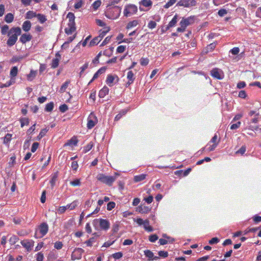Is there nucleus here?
<instances>
[{
    "instance_id": "nucleus-50",
    "label": "nucleus",
    "mask_w": 261,
    "mask_h": 261,
    "mask_svg": "<svg viewBox=\"0 0 261 261\" xmlns=\"http://www.w3.org/2000/svg\"><path fill=\"white\" fill-rule=\"evenodd\" d=\"M70 184L73 187L80 186L81 185V180L80 179H76L71 181Z\"/></svg>"
},
{
    "instance_id": "nucleus-13",
    "label": "nucleus",
    "mask_w": 261,
    "mask_h": 261,
    "mask_svg": "<svg viewBox=\"0 0 261 261\" xmlns=\"http://www.w3.org/2000/svg\"><path fill=\"white\" fill-rule=\"evenodd\" d=\"M21 245L25 248L27 251H29L32 250V247L34 245L33 241H29L28 240H24L21 241L20 242Z\"/></svg>"
},
{
    "instance_id": "nucleus-59",
    "label": "nucleus",
    "mask_w": 261,
    "mask_h": 261,
    "mask_svg": "<svg viewBox=\"0 0 261 261\" xmlns=\"http://www.w3.org/2000/svg\"><path fill=\"white\" fill-rule=\"evenodd\" d=\"M149 63V60L147 58H141L140 59V64L142 66H146Z\"/></svg>"
},
{
    "instance_id": "nucleus-28",
    "label": "nucleus",
    "mask_w": 261,
    "mask_h": 261,
    "mask_svg": "<svg viewBox=\"0 0 261 261\" xmlns=\"http://www.w3.org/2000/svg\"><path fill=\"white\" fill-rule=\"evenodd\" d=\"M115 80V77L111 74L107 76L106 82L110 86L112 87L113 85V83Z\"/></svg>"
},
{
    "instance_id": "nucleus-19",
    "label": "nucleus",
    "mask_w": 261,
    "mask_h": 261,
    "mask_svg": "<svg viewBox=\"0 0 261 261\" xmlns=\"http://www.w3.org/2000/svg\"><path fill=\"white\" fill-rule=\"evenodd\" d=\"M211 74L213 77L216 79L221 80L222 79L218 68L213 69L211 71Z\"/></svg>"
},
{
    "instance_id": "nucleus-25",
    "label": "nucleus",
    "mask_w": 261,
    "mask_h": 261,
    "mask_svg": "<svg viewBox=\"0 0 261 261\" xmlns=\"http://www.w3.org/2000/svg\"><path fill=\"white\" fill-rule=\"evenodd\" d=\"M110 31V28L109 27H106L104 28V30H100L99 31V35L98 36L101 40L106 36L107 33Z\"/></svg>"
},
{
    "instance_id": "nucleus-20",
    "label": "nucleus",
    "mask_w": 261,
    "mask_h": 261,
    "mask_svg": "<svg viewBox=\"0 0 261 261\" xmlns=\"http://www.w3.org/2000/svg\"><path fill=\"white\" fill-rule=\"evenodd\" d=\"M31 26L32 24L31 21L29 20H25L22 23V29L24 32H28L31 30Z\"/></svg>"
},
{
    "instance_id": "nucleus-47",
    "label": "nucleus",
    "mask_w": 261,
    "mask_h": 261,
    "mask_svg": "<svg viewBox=\"0 0 261 261\" xmlns=\"http://www.w3.org/2000/svg\"><path fill=\"white\" fill-rule=\"evenodd\" d=\"M63 246V243L61 241H57L54 243V247L56 249L60 250L62 248Z\"/></svg>"
},
{
    "instance_id": "nucleus-7",
    "label": "nucleus",
    "mask_w": 261,
    "mask_h": 261,
    "mask_svg": "<svg viewBox=\"0 0 261 261\" xmlns=\"http://www.w3.org/2000/svg\"><path fill=\"white\" fill-rule=\"evenodd\" d=\"M134 221H136L139 225H143L144 228L146 231L148 232L153 231V229L152 226L149 225V221L148 219L143 220L141 218H138L134 219Z\"/></svg>"
},
{
    "instance_id": "nucleus-53",
    "label": "nucleus",
    "mask_w": 261,
    "mask_h": 261,
    "mask_svg": "<svg viewBox=\"0 0 261 261\" xmlns=\"http://www.w3.org/2000/svg\"><path fill=\"white\" fill-rule=\"evenodd\" d=\"M122 255L123 254L121 252H116L112 254L113 257L116 259H118L121 258L122 257Z\"/></svg>"
},
{
    "instance_id": "nucleus-38",
    "label": "nucleus",
    "mask_w": 261,
    "mask_h": 261,
    "mask_svg": "<svg viewBox=\"0 0 261 261\" xmlns=\"http://www.w3.org/2000/svg\"><path fill=\"white\" fill-rule=\"evenodd\" d=\"M37 14L33 11H29L27 12L25 15L26 19H32L36 17Z\"/></svg>"
},
{
    "instance_id": "nucleus-40",
    "label": "nucleus",
    "mask_w": 261,
    "mask_h": 261,
    "mask_svg": "<svg viewBox=\"0 0 261 261\" xmlns=\"http://www.w3.org/2000/svg\"><path fill=\"white\" fill-rule=\"evenodd\" d=\"M145 255L148 258V260H151L153 257V252L149 250H146L144 251Z\"/></svg>"
},
{
    "instance_id": "nucleus-41",
    "label": "nucleus",
    "mask_w": 261,
    "mask_h": 261,
    "mask_svg": "<svg viewBox=\"0 0 261 261\" xmlns=\"http://www.w3.org/2000/svg\"><path fill=\"white\" fill-rule=\"evenodd\" d=\"M93 147V143L92 142H90L87 145H86L84 147L83 149V152L84 153H86L90 151L92 147Z\"/></svg>"
},
{
    "instance_id": "nucleus-8",
    "label": "nucleus",
    "mask_w": 261,
    "mask_h": 261,
    "mask_svg": "<svg viewBox=\"0 0 261 261\" xmlns=\"http://www.w3.org/2000/svg\"><path fill=\"white\" fill-rule=\"evenodd\" d=\"M118 7H115L111 11L107 12L105 16L109 19H114L117 18L120 14L121 9L118 10Z\"/></svg>"
},
{
    "instance_id": "nucleus-35",
    "label": "nucleus",
    "mask_w": 261,
    "mask_h": 261,
    "mask_svg": "<svg viewBox=\"0 0 261 261\" xmlns=\"http://www.w3.org/2000/svg\"><path fill=\"white\" fill-rule=\"evenodd\" d=\"M67 17L69 19L68 23H74L75 24L74 19H75V16L74 14L72 12H69L67 15Z\"/></svg>"
},
{
    "instance_id": "nucleus-55",
    "label": "nucleus",
    "mask_w": 261,
    "mask_h": 261,
    "mask_svg": "<svg viewBox=\"0 0 261 261\" xmlns=\"http://www.w3.org/2000/svg\"><path fill=\"white\" fill-rule=\"evenodd\" d=\"M39 145V143H38V142H34L32 144V147H31V151L32 152H35L36 151V150L37 149V148H38Z\"/></svg>"
},
{
    "instance_id": "nucleus-3",
    "label": "nucleus",
    "mask_w": 261,
    "mask_h": 261,
    "mask_svg": "<svg viewBox=\"0 0 261 261\" xmlns=\"http://www.w3.org/2000/svg\"><path fill=\"white\" fill-rule=\"evenodd\" d=\"M195 20V16H191L187 18L183 17L182 20L180 22V27L177 28V31L178 32H184L185 31L186 28L194 23Z\"/></svg>"
},
{
    "instance_id": "nucleus-1",
    "label": "nucleus",
    "mask_w": 261,
    "mask_h": 261,
    "mask_svg": "<svg viewBox=\"0 0 261 261\" xmlns=\"http://www.w3.org/2000/svg\"><path fill=\"white\" fill-rule=\"evenodd\" d=\"M1 34L3 35L7 34L8 39L7 41V45L9 47L13 46L18 40V37L21 34L20 28L12 27L9 29L8 25L5 24L1 28Z\"/></svg>"
},
{
    "instance_id": "nucleus-58",
    "label": "nucleus",
    "mask_w": 261,
    "mask_h": 261,
    "mask_svg": "<svg viewBox=\"0 0 261 261\" xmlns=\"http://www.w3.org/2000/svg\"><path fill=\"white\" fill-rule=\"evenodd\" d=\"M156 26V23L154 21L151 20L148 23V27L150 29L155 28Z\"/></svg>"
},
{
    "instance_id": "nucleus-32",
    "label": "nucleus",
    "mask_w": 261,
    "mask_h": 261,
    "mask_svg": "<svg viewBox=\"0 0 261 261\" xmlns=\"http://www.w3.org/2000/svg\"><path fill=\"white\" fill-rule=\"evenodd\" d=\"M101 40V39L98 36L95 37L90 41L89 45L92 46L97 45Z\"/></svg>"
},
{
    "instance_id": "nucleus-39",
    "label": "nucleus",
    "mask_w": 261,
    "mask_h": 261,
    "mask_svg": "<svg viewBox=\"0 0 261 261\" xmlns=\"http://www.w3.org/2000/svg\"><path fill=\"white\" fill-rule=\"evenodd\" d=\"M12 139V134H7L3 138V143L5 144H8Z\"/></svg>"
},
{
    "instance_id": "nucleus-14",
    "label": "nucleus",
    "mask_w": 261,
    "mask_h": 261,
    "mask_svg": "<svg viewBox=\"0 0 261 261\" xmlns=\"http://www.w3.org/2000/svg\"><path fill=\"white\" fill-rule=\"evenodd\" d=\"M32 39V36L30 34H23L19 38V41L22 44H25L27 42L31 41Z\"/></svg>"
},
{
    "instance_id": "nucleus-49",
    "label": "nucleus",
    "mask_w": 261,
    "mask_h": 261,
    "mask_svg": "<svg viewBox=\"0 0 261 261\" xmlns=\"http://www.w3.org/2000/svg\"><path fill=\"white\" fill-rule=\"evenodd\" d=\"M220 142V140L218 139V136L216 134L214 135V136L212 138L211 141H210L209 143H213L215 144L216 143L218 145L219 143Z\"/></svg>"
},
{
    "instance_id": "nucleus-2",
    "label": "nucleus",
    "mask_w": 261,
    "mask_h": 261,
    "mask_svg": "<svg viewBox=\"0 0 261 261\" xmlns=\"http://www.w3.org/2000/svg\"><path fill=\"white\" fill-rule=\"evenodd\" d=\"M116 175L115 176H109L102 173H99L97 175L96 178L101 182L109 186H111L113 183L116 180L117 175L119 174L116 173Z\"/></svg>"
},
{
    "instance_id": "nucleus-46",
    "label": "nucleus",
    "mask_w": 261,
    "mask_h": 261,
    "mask_svg": "<svg viewBox=\"0 0 261 261\" xmlns=\"http://www.w3.org/2000/svg\"><path fill=\"white\" fill-rule=\"evenodd\" d=\"M177 0H169V1L164 6V8L168 9L173 5Z\"/></svg>"
},
{
    "instance_id": "nucleus-42",
    "label": "nucleus",
    "mask_w": 261,
    "mask_h": 261,
    "mask_svg": "<svg viewBox=\"0 0 261 261\" xmlns=\"http://www.w3.org/2000/svg\"><path fill=\"white\" fill-rule=\"evenodd\" d=\"M54 104L53 102H50L46 105L45 111L46 112H51L54 109Z\"/></svg>"
},
{
    "instance_id": "nucleus-34",
    "label": "nucleus",
    "mask_w": 261,
    "mask_h": 261,
    "mask_svg": "<svg viewBox=\"0 0 261 261\" xmlns=\"http://www.w3.org/2000/svg\"><path fill=\"white\" fill-rule=\"evenodd\" d=\"M36 76V71L31 70L29 74L27 75V79L29 81H32Z\"/></svg>"
},
{
    "instance_id": "nucleus-18",
    "label": "nucleus",
    "mask_w": 261,
    "mask_h": 261,
    "mask_svg": "<svg viewBox=\"0 0 261 261\" xmlns=\"http://www.w3.org/2000/svg\"><path fill=\"white\" fill-rule=\"evenodd\" d=\"M127 79H128V82L126 83L127 85L129 86L134 82L135 77L132 71L129 70L128 71L127 74Z\"/></svg>"
},
{
    "instance_id": "nucleus-29",
    "label": "nucleus",
    "mask_w": 261,
    "mask_h": 261,
    "mask_svg": "<svg viewBox=\"0 0 261 261\" xmlns=\"http://www.w3.org/2000/svg\"><path fill=\"white\" fill-rule=\"evenodd\" d=\"M14 20V15L11 13L7 14L5 16V21L7 23H11Z\"/></svg>"
},
{
    "instance_id": "nucleus-10",
    "label": "nucleus",
    "mask_w": 261,
    "mask_h": 261,
    "mask_svg": "<svg viewBox=\"0 0 261 261\" xmlns=\"http://www.w3.org/2000/svg\"><path fill=\"white\" fill-rule=\"evenodd\" d=\"M97 122V118L95 116L91 113L88 118L87 127L88 129L93 128Z\"/></svg>"
},
{
    "instance_id": "nucleus-15",
    "label": "nucleus",
    "mask_w": 261,
    "mask_h": 261,
    "mask_svg": "<svg viewBox=\"0 0 261 261\" xmlns=\"http://www.w3.org/2000/svg\"><path fill=\"white\" fill-rule=\"evenodd\" d=\"M150 210V208L144 205H141L137 208V211L141 214H147Z\"/></svg>"
},
{
    "instance_id": "nucleus-23",
    "label": "nucleus",
    "mask_w": 261,
    "mask_h": 261,
    "mask_svg": "<svg viewBox=\"0 0 261 261\" xmlns=\"http://www.w3.org/2000/svg\"><path fill=\"white\" fill-rule=\"evenodd\" d=\"M139 22L138 20H133L129 21L126 26V30H130L138 25Z\"/></svg>"
},
{
    "instance_id": "nucleus-31",
    "label": "nucleus",
    "mask_w": 261,
    "mask_h": 261,
    "mask_svg": "<svg viewBox=\"0 0 261 261\" xmlns=\"http://www.w3.org/2000/svg\"><path fill=\"white\" fill-rule=\"evenodd\" d=\"M48 131V129L47 128H43L41 130L40 133L37 137V140H41L47 133V132Z\"/></svg>"
},
{
    "instance_id": "nucleus-44",
    "label": "nucleus",
    "mask_w": 261,
    "mask_h": 261,
    "mask_svg": "<svg viewBox=\"0 0 261 261\" xmlns=\"http://www.w3.org/2000/svg\"><path fill=\"white\" fill-rule=\"evenodd\" d=\"M19 240V238L16 236H12L9 239V242L11 245H14Z\"/></svg>"
},
{
    "instance_id": "nucleus-26",
    "label": "nucleus",
    "mask_w": 261,
    "mask_h": 261,
    "mask_svg": "<svg viewBox=\"0 0 261 261\" xmlns=\"http://www.w3.org/2000/svg\"><path fill=\"white\" fill-rule=\"evenodd\" d=\"M78 143V140L75 137H72L65 144V146H76Z\"/></svg>"
},
{
    "instance_id": "nucleus-54",
    "label": "nucleus",
    "mask_w": 261,
    "mask_h": 261,
    "mask_svg": "<svg viewBox=\"0 0 261 261\" xmlns=\"http://www.w3.org/2000/svg\"><path fill=\"white\" fill-rule=\"evenodd\" d=\"M16 157L15 156H12L10 159V161L8 163L9 167H11L14 166L15 163Z\"/></svg>"
},
{
    "instance_id": "nucleus-43",
    "label": "nucleus",
    "mask_w": 261,
    "mask_h": 261,
    "mask_svg": "<svg viewBox=\"0 0 261 261\" xmlns=\"http://www.w3.org/2000/svg\"><path fill=\"white\" fill-rule=\"evenodd\" d=\"M96 239L95 237H91L88 240L85 242V244L87 245V246L91 247L94 242H95Z\"/></svg>"
},
{
    "instance_id": "nucleus-33",
    "label": "nucleus",
    "mask_w": 261,
    "mask_h": 261,
    "mask_svg": "<svg viewBox=\"0 0 261 261\" xmlns=\"http://www.w3.org/2000/svg\"><path fill=\"white\" fill-rule=\"evenodd\" d=\"M36 17L41 23H44L47 20L46 16L42 14H37Z\"/></svg>"
},
{
    "instance_id": "nucleus-12",
    "label": "nucleus",
    "mask_w": 261,
    "mask_h": 261,
    "mask_svg": "<svg viewBox=\"0 0 261 261\" xmlns=\"http://www.w3.org/2000/svg\"><path fill=\"white\" fill-rule=\"evenodd\" d=\"M18 69L17 66H13L10 70V81L14 84L15 83L16 76L17 75Z\"/></svg>"
},
{
    "instance_id": "nucleus-16",
    "label": "nucleus",
    "mask_w": 261,
    "mask_h": 261,
    "mask_svg": "<svg viewBox=\"0 0 261 261\" xmlns=\"http://www.w3.org/2000/svg\"><path fill=\"white\" fill-rule=\"evenodd\" d=\"M75 30V24L68 23V27L65 29V32L67 35H70L74 32Z\"/></svg>"
},
{
    "instance_id": "nucleus-4",
    "label": "nucleus",
    "mask_w": 261,
    "mask_h": 261,
    "mask_svg": "<svg viewBox=\"0 0 261 261\" xmlns=\"http://www.w3.org/2000/svg\"><path fill=\"white\" fill-rule=\"evenodd\" d=\"M48 231V225L45 222L41 223L36 229L34 237L37 238H41L45 236Z\"/></svg>"
},
{
    "instance_id": "nucleus-60",
    "label": "nucleus",
    "mask_w": 261,
    "mask_h": 261,
    "mask_svg": "<svg viewBox=\"0 0 261 261\" xmlns=\"http://www.w3.org/2000/svg\"><path fill=\"white\" fill-rule=\"evenodd\" d=\"M246 150V146H242L237 152L236 153H240L242 155L244 154Z\"/></svg>"
},
{
    "instance_id": "nucleus-5",
    "label": "nucleus",
    "mask_w": 261,
    "mask_h": 261,
    "mask_svg": "<svg viewBox=\"0 0 261 261\" xmlns=\"http://www.w3.org/2000/svg\"><path fill=\"white\" fill-rule=\"evenodd\" d=\"M94 226L96 227L97 225H99L100 228L104 230H107L109 229L110 224L108 220L103 219H94L93 222Z\"/></svg>"
},
{
    "instance_id": "nucleus-24",
    "label": "nucleus",
    "mask_w": 261,
    "mask_h": 261,
    "mask_svg": "<svg viewBox=\"0 0 261 261\" xmlns=\"http://www.w3.org/2000/svg\"><path fill=\"white\" fill-rule=\"evenodd\" d=\"M109 89L107 86L103 87L99 92V96L100 98H103L105 96L108 94Z\"/></svg>"
},
{
    "instance_id": "nucleus-9",
    "label": "nucleus",
    "mask_w": 261,
    "mask_h": 261,
    "mask_svg": "<svg viewBox=\"0 0 261 261\" xmlns=\"http://www.w3.org/2000/svg\"><path fill=\"white\" fill-rule=\"evenodd\" d=\"M196 1L195 0H180L176 4L177 6H182L185 8L195 6Z\"/></svg>"
},
{
    "instance_id": "nucleus-45",
    "label": "nucleus",
    "mask_w": 261,
    "mask_h": 261,
    "mask_svg": "<svg viewBox=\"0 0 261 261\" xmlns=\"http://www.w3.org/2000/svg\"><path fill=\"white\" fill-rule=\"evenodd\" d=\"M77 205V201L74 200L70 204H67L68 208L72 210L74 209Z\"/></svg>"
},
{
    "instance_id": "nucleus-27",
    "label": "nucleus",
    "mask_w": 261,
    "mask_h": 261,
    "mask_svg": "<svg viewBox=\"0 0 261 261\" xmlns=\"http://www.w3.org/2000/svg\"><path fill=\"white\" fill-rule=\"evenodd\" d=\"M146 176L147 175L146 174H141L136 175L134 177V180L136 182L141 181L146 178Z\"/></svg>"
},
{
    "instance_id": "nucleus-36",
    "label": "nucleus",
    "mask_w": 261,
    "mask_h": 261,
    "mask_svg": "<svg viewBox=\"0 0 261 261\" xmlns=\"http://www.w3.org/2000/svg\"><path fill=\"white\" fill-rule=\"evenodd\" d=\"M140 4L145 7H151L152 5L151 0H142Z\"/></svg>"
},
{
    "instance_id": "nucleus-11",
    "label": "nucleus",
    "mask_w": 261,
    "mask_h": 261,
    "mask_svg": "<svg viewBox=\"0 0 261 261\" xmlns=\"http://www.w3.org/2000/svg\"><path fill=\"white\" fill-rule=\"evenodd\" d=\"M84 250L81 248H75L72 252L71 255V258L72 260L79 259L81 258L82 253Z\"/></svg>"
},
{
    "instance_id": "nucleus-22",
    "label": "nucleus",
    "mask_w": 261,
    "mask_h": 261,
    "mask_svg": "<svg viewBox=\"0 0 261 261\" xmlns=\"http://www.w3.org/2000/svg\"><path fill=\"white\" fill-rule=\"evenodd\" d=\"M51 179H50L49 182H50V184L51 187L53 188L55 186V184L58 179V172L57 171V172L54 173L53 174H51Z\"/></svg>"
},
{
    "instance_id": "nucleus-56",
    "label": "nucleus",
    "mask_w": 261,
    "mask_h": 261,
    "mask_svg": "<svg viewBox=\"0 0 261 261\" xmlns=\"http://www.w3.org/2000/svg\"><path fill=\"white\" fill-rule=\"evenodd\" d=\"M158 254L159 256L166 258L168 256V253L167 251H160L158 252Z\"/></svg>"
},
{
    "instance_id": "nucleus-57",
    "label": "nucleus",
    "mask_w": 261,
    "mask_h": 261,
    "mask_svg": "<svg viewBox=\"0 0 261 261\" xmlns=\"http://www.w3.org/2000/svg\"><path fill=\"white\" fill-rule=\"evenodd\" d=\"M111 37H112L111 36H107L105 39V40L102 41V42L100 44V46H104V45L107 44L110 41Z\"/></svg>"
},
{
    "instance_id": "nucleus-51",
    "label": "nucleus",
    "mask_w": 261,
    "mask_h": 261,
    "mask_svg": "<svg viewBox=\"0 0 261 261\" xmlns=\"http://www.w3.org/2000/svg\"><path fill=\"white\" fill-rule=\"evenodd\" d=\"M216 47V44L215 43H211L206 47V52L212 51Z\"/></svg>"
},
{
    "instance_id": "nucleus-52",
    "label": "nucleus",
    "mask_w": 261,
    "mask_h": 261,
    "mask_svg": "<svg viewBox=\"0 0 261 261\" xmlns=\"http://www.w3.org/2000/svg\"><path fill=\"white\" fill-rule=\"evenodd\" d=\"M115 205H116V204L114 202H113V201L109 202L107 204V210L108 211H111L115 207Z\"/></svg>"
},
{
    "instance_id": "nucleus-6",
    "label": "nucleus",
    "mask_w": 261,
    "mask_h": 261,
    "mask_svg": "<svg viewBox=\"0 0 261 261\" xmlns=\"http://www.w3.org/2000/svg\"><path fill=\"white\" fill-rule=\"evenodd\" d=\"M138 11L137 7L134 4H128L124 7V16L127 17L136 14Z\"/></svg>"
},
{
    "instance_id": "nucleus-17",
    "label": "nucleus",
    "mask_w": 261,
    "mask_h": 261,
    "mask_svg": "<svg viewBox=\"0 0 261 261\" xmlns=\"http://www.w3.org/2000/svg\"><path fill=\"white\" fill-rule=\"evenodd\" d=\"M56 58L53 59L51 64V67L53 69L56 68L58 66L59 64V61L61 58V56L59 53H57L56 54Z\"/></svg>"
},
{
    "instance_id": "nucleus-62",
    "label": "nucleus",
    "mask_w": 261,
    "mask_h": 261,
    "mask_svg": "<svg viewBox=\"0 0 261 261\" xmlns=\"http://www.w3.org/2000/svg\"><path fill=\"white\" fill-rule=\"evenodd\" d=\"M158 239V237L156 234H151L149 237V240L151 242H155Z\"/></svg>"
},
{
    "instance_id": "nucleus-61",
    "label": "nucleus",
    "mask_w": 261,
    "mask_h": 261,
    "mask_svg": "<svg viewBox=\"0 0 261 261\" xmlns=\"http://www.w3.org/2000/svg\"><path fill=\"white\" fill-rule=\"evenodd\" d=\"M83 5V2L82 0H80L77 2H76L74 6V7L76 9H80L81 8Z\"/></svg>"
},
{
    "instance_id": "nucleus-37",
    "label": "nucleus",
    "mask_w": 261,
    "mask_h": 261,
    "mask_svg": "<svg viewBox=\"0 0 261 261\" xmlns=\"http://www.w3.org/2000/svg\"><path fill=\"white\" fill-rule=\"evenodd\" d=\"M70 81L69 80L66 81L62 85L60 89V92L61 93H63L65 91L66 88L68 87L69 84H70Z\"/></svg>"
},
{
    "instance_id": "nucleus-63",
    "label": "nucleus",
    "mask_w": 261,
    "mask_h": 261,
    "mask_svg": "<svg viewBox=\"0 0 261 261\" xmlns=\"http://www.w3.org/2000/svg\"><path fill=\"white\" fill-rule=\"evenodd\" d=\"M126 47L124 45H120L117 47V52L118 53H123L125 50Z\"/></svg>"
},
{
    "instance_id": "nucleus-64",
    "label": "nucleus",
    "mask_w": 261,
    "mask_h": 261,
    "mask_svg": "<svg viewBox=\"0 0 261 261\" xmlns=\"http://www.w3.org/2000/svg\"><path fill=\"white\" fill-rule=\"evenodd\" d=\"M44 259V255L41 252H39L37 254L36 260L37 261H43Z\"/></svg>"
},
{
    "instance_id": "nucleus-30",
    "label": "nucleus",
    "mask_w": 261,
    "mask_h": 261,
    "mask_svg": "<svg viewBox=\"0 0 261 261\" xmlns=\"http://www.w3.org/2000/svg\"><path fill=\"white\" fill-rule=\"evenodd\" d=\"M20 122V126L23 127L24 125H28L29 124L30 120L28 118L23 117L19 119Z\"/></svg>"
},
{
    "instance_id": "nucleus-21",
    "label": "nucleus",
    "mask_w": 261,
    "mask_h": 261,
    "mask_svg": "<svg viewBox=\"0 0 261 261\" xmlns=\"http://www.w3.org/2000/svg\"><path fill=\"white\" fill-rule=\"evenodd\" d=\"M178 15L175 14L172 20L169 22L168 25L166 27V30H168L170 28H172L175 25L177 22Z\"/></svg>"
},
{
    "instance_id": "nucleus-48",
    "label": "nucleus",
    "mask_w": 261,
    "mask_h": 261,
    "mask_svg": "<svg viewBox=\"0 0 261 261\" xmlns=\"http://www.w3.org/2000/svg\"><path fill=\"white\" fill-rule=\"evenodd\" d=\"M101 3L100 0L95 1L92 4L93 9L97 10L100 6Z\"/></svg>"
}]
</instances>
